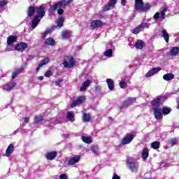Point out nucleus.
<instances>
[{
    "mask_svg": "<svg viewBox=\"0 0 179 179\" xmlns=\"http://www.w3.org/2000/svg\"><path fill=\"white\" fill-rule=\"evenodd\" d=\"M92 152H93V153H97V152H99V148L96 146L92 147L91 149Z\"/></svg>",
    "mask_w": 179,
    "mask_h": 179,
    "instance_id": "nucleus-50",
    "label": "nucleus"
},
{
    "mask_svg": "<svg viewBox=\"0 0 179 179\" xmlns=\"http://www.w3.org/2000/svg\"><path fill=\"white\" fill-rule=\"evenodd\" d=\"M19 73H22L21 69H16L14 72L12 73V76H11L12 79H15L16 76H17Z\"/></svg>",
    "mask_w": 179,
    "mask_h": 179,
    "instance_id": "nucleus-38",
    "label": "nucleus"
},
{
    "mask_svg": "<svg viewBox=\"0 0 179 179\" xmlns=\"http://www.w3.org/2000/svg\"><path fill=\"white\" fill-rule=\"evenodd\" d=\"M121 5L122 6H125L127 5V0H122Z\"/></svg>",
    "mask_w": 179,
    "mask_h": 179,
    "instance_id": "nucleus-56",
    "label": "nucleus"
},
{
    "mask_svg": "<svg viewBox=\"0 0 179 179\" xmlns=\"http://www.w3.org/2000/svg\"><path fill=\"white\" fill-rule=\"evenodd\" d=\"M169 142L170 145H172V146H174V145H177V138H173L169 140Z\"/></svg>",
    "mask_w": 179,
    "mask_h": 179,
    "instance_id": "nucleus-45",
    "label": "nucleus"
},
{
    "mask_svg": "<svg viewBox=\"0 0 179 179\" xmlns=\"http://www.w3.org/2000/svg\"><path fill=\"white\" fill-rule=\"evenodd\" d=\"M128 107H129V105L128 103V102L127 101H125L124 102H123L121 106H120V108H128Z\"/></svg>",
    "mask_w": 179,
    "mask_h": 179,
    "instance_id": "nucleus-46",
    "label": "nucleus"
},
{
    "mask_svg": "<svg viewBox=\"0 0 179 179\" xmlns=\"http://www.w3.org/2000/svg\"><path fill=\"white\" fill-rule=\"evenodd\" d=\"M51 33V29H47L45 31L43 32L41 34L42 38H45L47 37L48 34H50Z\"/></svg>",
    "mask_w": 179,
    "mask_h": 179,
    "instance_id": "nucleus-44",
    "label": "nucleus"
},
{
    "mask_svg": "<svg viewBox=\"0 0 179 179\" xmlns=\"http://www.w3.org/2000/svg\"><path fill=\"white\" fill-rule=\"evenodd\" d=\"M13 152H15V146H13V144H10L6 150L5 155L6 157H9Z\"/></svg>",
    "mask_w": 179,
    "mask_h": 179,
    "instance_id": "nucleus-20",
    "label": "nucleus"
},
{
    "mask_svg": "<svg viewBox=\"0 0 179 179\" xmlns=\"http://www.w3.org/2000/svg\"><path fill=\"white\" fill-rule=\"evenodd\" d=\"M71 37H72V31L71 30L65 29L62 32V38L63 40H68Z\"/></svg>",
    "mask_w": 179,
    "mask_h": 179,
    "instance_id": "nucleus-14",
    "label": "nucleus"
},
{
    "mask_svg": "<svg viewBox=\"0 0 179 179\" xmlns=\"http://www.w3.org/2000/svg\"><path fill=\"white\" fill-rule=\"evenodd\" d=\"M167 12V7H162L160 8V14L162 20L166 19V13Z\"/></svg>",
    "mask_w": 179,
    "mask_h": 179,
    "instance_id": "nucleus-27",
    "label": "nucleus"
},
{
    "mask_svg": "<svg viewBox=\"0 0 179 179\" xmlns=\"http://www.w3.org/2000/svg\"><path fill=\"white\" fill-rule=\"evenodd\" d=\"M91 117L90 115L87 114V113H84L83 115V120L84 121V122H89L91 120Z\"/></svg>",
    "mask_w": 179,
    "mask_h": 179,
    "instance_id": "nucleus-40",
    "label": "nucleus"
},
{
    "mask_svg": "<svg viewBox=\"0 0 179 179\" xmlns=\"http://www.w3.org/2000/svg\"><path fill=\"white\" fill-rule=\"evenodd\" d=\"M109 3L114 7L117 3V0H110Z\"/></svg>",
    "mask_w": 179,
    "mask_h": 179,
    "instance_id": "nucleus-53",
    "label": "nucleus"
},
{
    "mask_svg": "<svg viewBox=\"0 0 179 179\" xmlns=\"http://www.w3.org/2000/svg\"><path fill=\"white\" fill-rule=\"evenodd\" d=\"M48 62H50V57H45L41 61L39 66H44V65H47Z\"/></svg>",
    "mask_w": 179,
    "mask_h": 179,
    "instance_id": "nucleus-35",
    "label": "nucleus"
},
{
    "mask_svg": "<svg viewBox=\"0 0 179 179\" xmlns=\"http://www.w3.org/2000/svg\"><path fill=\"white\" fill-rule=\"evenodd\" d=\"M45 78H50V76H52V71H46V73H45Z\"/></svg>",
    "mask_w": 179,
    "mask_h": 179,
    "instance_id": "nucleus-48",
    "label": "nucleus"
},
{
    "mask_svg": "<svg viewBox=\"0 0 179 179\" xmlns=\"http://www.w3.org/2000/svg\"><path fill=\"white\" fill-rule=\"evenodd\" d=\"M15 86H16V83H8L4 87L7 92H10V90H12Z\"/></svg>",
    "mask_w": 179,
    "mask_h": 179,
    "instance_id": "nucleus-26",
    "label": "nucleus"
},
{
    "mask_svg": "<svg viewBox=\"0 0 179 179\" xmlns=\"http://www.w3.org/2000/svg\"><path fill=\"white\" fill-rule=\"evenodd\" d=\"M62 83V80L61 79H57L55 81V86H59V84Z\"/></svg>",
    "mask_w": 179,
    "mask_h": 179,
    "instance_id": "nucleus-52",
    "label": "nucleus"
},
{
    "mask_svg": "<svg viewBox=\"0 0 179 179\" xmlns=\"http://www.w3.org/2000/svg\"><path fill=\"white\" fill-rule=\"evenodd\" d=\"M80 160V155H76L73 157H71L69 161H68V164L69 166H75L76 163H79Z\"/></svg>",
    "mask_w": 179,
    "mask_h": 179,
    "instance_id": "nucleus-11",
    "label": "nucleus"
},
{
    "mask_svg": "<svg viewBox=\"0 0 179 179\" xmlns=\"http://www.w3.org/2000/svg\"><path fill=\"white\" fill-rule=\"evenodd\" d=\"M151 148L155 150H157L160 148V142L159 141H154L151 143Z\"/></svg>",
    "mask_w": 179,
    "mask_h": 179,
    "instance_id": "nucleus-33",
    "label": "nucleus"
},
{
    "mask_svg": "<svg viewBox=\"0 0 179 179\" xmlns=\"http://www.w3.org/2000/svg\"><path fill=\"white\" fill-rule=\"evenodd\" d=\"M153 17H154V19H155V20H157L158 19H159V18H160V13H159V12L156 13L154 15Z\"/></svg>",
    "mask_w": 179,
    "mask_h": 179,
    "instance_id": "nucleus-51",
    "label": "nucleus"
},
{
    "mask_svg": "<svg viewBox=\"0 0 179 179\" xmlns=\"http://www.w3.org/2000/svg\"><path fill=\"white\" fill-rule=\"evenodd\" d=\"M106 83L108 85V87L109 89V90H114V80L111 79V78H108L106 80Z\"/></svg>",
    "mask_w": 179,
    "mask_h": 179,
    "instance_id": "nucleus-25",
    "label": "nucleus"
},
{
    "mask_svg": "<svg viewBox=\"0 0 179 179\" xmlns=\"http://www.w3.org/2000/svg\"><path fill=\"white\" fill-rule=\"evenodd\" d=\"M17 42V36H9L7 37V45H13L14 43Z\"/></svg>",
    "mask_w": 179,
    "mask_h": 179,
    "instance_id": "nucleus-16",
    "label": "nucleus"
},
{
    "mask_svg": "<svg viewBox=\"0 0 179 179\" xmlns=\"http://www.w3.org/2000/svg\"><path fill=\"white\" fill-rule=\"evenodd\" d=\"M111 8H113V6L110 3H107L105 7L103 8V12H107V10H110Z\"/></svg>",
    "mask_w": 179,
    "mask_h": 179,
    "instance_id": "nucleus-42",
    "label": "nucleus"
},
{
    "mask_svg": "<svg viewBox=\"0 0 179 179\" xmlns=\"http://www.w3.org/2000/svg\"><path fill=\"white\" fill-rule=\"evenodd\" d=\"M145 179H150V178H145Z\"/></svg>",
    "mask_w": 179,
    "mask_h": 179,
    "instance_id": "nucleus-63",
    "label": "nucleus"
},
{
    "mask_svg": "<svg viewBox=\"0 0 179 179\" xmlns=\"http://www.w3.org/2000/svg\"><path fill=\"white\" fill-rule=\"evenodd\" d=\"M38 80H43V79H44L43 76H38Z\"/></svg>",
    "mask_w": 179,
    "mask_h": 179,
    "instance_id": "nucleus-60",
    "label": "nucleus"
},
{
    "mask_svg": "<svg viewBox=\"0 0 179 179\" xmlns=\"http://www.w3.org/2000/svg\"><path fill=\"white\" fill-rule=\"evenodd\" d=\"M112 179H121V178H120V176L115 174L113 176Z\"/></svg>",
    "mask_w": 179,
    "mask_h": 179,
    "instance_id": "nucleus-57",
    "label": "nucleus"
},
{
    "mask_svg": "<svg viewBox=\"0 0 179 179\" xmlns=\"http://www.w3.org/2000/svg\"><path fill=\"white\" fill-rule=\"evenodd\" d=\"M71 3V1L68 0L67 1H59L57 3L54 4L50 7V9L52 10H57L58 8H62V6H68Z\"/></svg>",
    "mask_w": 179,
    "mask_h": 179,
    "instance_id": "nucleus-4",
    "label": "nucleus"
},
{
    "mask_svg": "<svg viewBox=\"0 0 179 179\" xmlns=\"http://www.w3.org/2000/svg\"><path fill=\"white\" fill-rule=\"evenodd\" d=\"M29 121H30V117H26L24 119V122H25L26 124H27V122H29Z\"/></svg>",
    "mask_w": 179,
    "mask_h": 179,
    "instance_id": "nucleus-55",
    "label": "nucleus"
},
{
    "mask_svg": "<svg viewBox=\"0 0 179 179\" xmlns=\"http://www.w3.org/2000/svg\"><path fill=\"white\" fill-rule=\"evenodd\" d=\"M64 22H65L64 17H60L57 21L58 27H62L64 26Z\"/></svg>",
    "mask_w": 179,
    "mask_h": 179,
    "instance_id": "nucleus-36",
    "label": "nucleus"
},
{
    "mask_svg": "<svg viewBox=\"0 0 179 179\" xmlns=\"http://www.w3.org/2000/svg\"><path fill=\"white\" fill-rule=\"evenodd\" d=\"M163 99H164V97L163 96H158L156 99H154L151 101V105L153 107H157V108H160V103L162 101V100H163Z\"/></svg>",
    "mask_w": 179,
    "mask_h": 179,
    "instance_id": "nucleus-10",
    "label": "nucleus"
},
{
    "mask_svg": "<svg viewBox=\"0 0 179 179\" xmlns=\"http://www.w3.org/2000/svg\"><path fill=\"white\" fill-rule=\"evenodd\" d=\"M134 138H135V135L133 134H128L125 136L121 141V145H129V143H131L134 141Z\"/></svg>",
    "mask_w": 179,
    "mask_h": 179,
    "instance_id": "nucleus-3",
    "label": "nucleus"
},
{
    "mask_svg": "<svg viewBox=\"0 0 179 179\" xmlns=\"http://www.w3.org/2000/svg\"><path fill=\"white\" fill-rule=\"evenodd\" d=\"M126 101L127 102V103H128L129 106H132V104H134V103H136V98L128 97V98L126 99Z\"/></svg>",
    "mask_w": 179,
    "mask_h": 179,
    "instance_id": "nucleus-39",
    "label": "nucleus"
},
{
    "mask_svg": "<svg viewBox=\"0 0 179 179\" xmlns=\"http://www.w3.org/2000/svg\"><path fill=\"white\" fill-rule=\"evenodd\" d=\"M92 81L90 80H87L83 83L82 86L80 88V92H86V89L90 86Z\"/></svg>",
    "mask_w": 179,
    "mask_h": 179,
    "instance_id": "nucleus-21",
    "label": "nucleus"
},
{
    "mask_svg": "<svg viewBox=\"0 0 179 179\" xmlns=\"http://www.w3.org/2000/svg\"><path fill=\"white\" fill-rule=\"evenodd\" d=\"M174 78H175L174 74L171 73H168L163 76L164 80H166V82H169V80H173Z\"/></svg>",
    "mask_w": 179,
    "mask_h": 179,
    "instance_id": "nucleus-23",
    "label": "nucleus"
},
{
    "mask_svg": "<svg viewBox=\"0 0 179 179\" xmlns=\"http://www.w3.org/2000/svg\"><path fill=\"white\" fill-rule=\"evenodd\" d=\"M179 52V47H173L171 48V50H170V54L171 55H172L173 57H176V55H177V54H178Z\"/></svg>",
    "mask_w": 179,
    "mask_h": 179,
    "instance_id": "nucleus-30",
    "label": "nucleus"
},
{
    "mask_svg": "<svg viewBox=\"0 0 179 179\" xmlns=\"http://www.w3.org/2000/svg\"><path fill=\"white\" fill-rule=\"evenodd\" d=\"M145 45H146V44L142 40H137L134 43V47L136 50H143Z\"/></svg>",
    "mask_w": 179,
    "mask_h": 179,
    "instance_id": "nucleus-13",
    "label": "nucleus"
},
{
    "mask_svg": "<svg viewBox=\"0 0 179 179\" xmlns=\"http://www.w3.org/2000/svg\"><path fill=\"white\" fill-rule=\"evenodd\" d=\"M148 157H149V149L144 148L142 152V159H143V160H146Z\"/></svg>",
    "mask_w": 179,
    "mask_h": 179,
    "instance_id": "nucleus-31",
    "label": "nucleus"
},
{
    "mask_svg": "<svg viewBox=\"0 0 179 179\" xmlns=\"http://www.w3.org/2000/svg\"><path fill=\"white\" fill-rule=\"evenodd\" d=\"M36 12V8L33 6H29L28 7V11H27L28 17H33Z\"/></svg>",
    "mask_w": 179,
    "mask_h": 179,
    "instance_id": "nucleus-19",
    "label": "nucleus"
},
{
    "mask_svg": "<svg viewBox=\"0 0 179 179\" xmlns=\"http://www.w3.org/2000/svg\"><path fill=\"white\" fill-rule=\"evenodd\" d=\"M31 1H34V0H31Z\"/></svg>",
    "mask_w": 179,
    "mask_h": 179,
    "instance_id": "nucleus-64",
    "label": "nucleus"
},
{
    "mask_svg": "<svg viewBox=\"0 0 179 179\" xmlns=\"http://www.w3.org/2000/svg\"><path fill=\"white\" fill-rule=\"evenodd\" d=\"M134 8L136 12H148L152 6L149 3H143V0H134Z\"/></svg>",
    "mask_w": 179,
    "mask_h": 179,
    "instance_id": "nucleus-1",
    "label": "nucleus"
},
{
    "mask_svg": "<svg viewBox=\"0 0 179 179\" xmlns=\"http://www.w3.org/2000/svg\"><path fill=\"white\" fill-rule=\"evenodd\" d=\"M60 179H68V175L66 173H62L59 176Z\"/></svg>",
    "mask_w": 179,
    "mask_h": 179,
    "instance_id": "nucleus-49",
    "label": "nucleus"
},
{
    "mask_svg": "<svg viewBox=\"0 0 179 179\" xmlns=\"http://www.w3.org/2000/svg\"><path fill=\"white\" fill-rule=\"evenodd\" d=\"M41 121H44V118L43 117V116L38 115V116L34 117V124H38L41 122Z\"/></svg>",
    "mask_w": 179,
    "mask_h": 179,
    "instance_id": "nucleus-37",
    "label": "nucleus"
},
{
    "mask_svg": "<svg viewBox=\"0 0 179 179\" xmlns=\"http://www.w3.org/2000/svg\"><path fill=\"white\" fill-rule=\"evenodd\" d=\"M42 66H40V64H38V66L36 67V72H38V71H40V69L41 68Z\"/></svg>",
    "mask_w": 179,
    "mask_h": 179,
    "instance_id": "nucleus-58",
    "label": "nucleus"
},
{
    "mask_svg": "<svg viewBox=\"0 0 179 179\" xmlns=\"http://www.w3.org/2000/svg\"><path fill=\"white\" fill-rule=\"evenodd\" d=\"M148 26V23H142L140 25H138L137 27L134 28L133 30V34H138L145 29Z\"/></svg>",
    "mask_w": 179,
    "mask_h": 179,
    "instance_id": "nucleus-12",
    "label": "nucleus"
},
{
    "mask_svg": "<svg viewBox=\"0 0 179 179\" xmlns=\"http://www.w3.org/2000/svg\"><path fill=\"white\" fill-rule=\"evenodd\" d=\"M36 12L37 13V15L36 16H38L40 19H43V17L45 16V8H44L43 6L36 7Z\"/></svg>",
    "mask_w": 179,
    "mask_h": 179,
    "instance_id": "nucleus-9",
    "label": "nucleus"
},
{
    "mask_svg": "<svg viewBox=\"0 0 179 179\" xmlns=\"http://www.w3.org/2000/svg\"><path fill=\"white\" fill-rule=\"evenodd\" d=\"M66 118L69 120V121L73 122V121H75V113H73L72 111H69L67 113Z\"/></svg>",
    "mask_w": 179,
    "mask_h": 179,
    "instance_id": "nucleus-28",
    "label": "nucleus"
},
{
    "mask_svg": "<svg viewBox=\"0 0 179 179\" xmlns=\"http://www.w3.org/2000/svg\"><path fill=\"white\" fill-rule=\"evenodd\" d=\"M41 21V18H39L38 16H36L34 17V19L31 21V28L33 29H36V27H37V26H38V23H40V22Z\"/></svg>",
    "mask_w": 179,
    "mask_h": 179,
    "instance_id": "nucleus-18",
    "label": "nucleus"
},
{
    "mask_svg": "<svg viewBox=\"0 0 179 179\" xmlns=\"http://www.w3.org/2000/svg\"><path fill=\"white\" fill-rule=\"evenodd\" d=\"M58 152L57 151L48 152L45 154V158L47 160H54L57 157Z\"/></svg>",
    "mask_w": 179,
    "mask_h": 179,
    "instance_id": "nucleus-15",
    "label": "nucleus"
},
{
    "mask_svg": "<svg viewBox=\"0 0 179 179\" xmlns=\"http://www.w3.org/2000/svg\"><path fill=\"white\" fill-rule=\"evenodd\" d=\"M152 110L154 111V117L155 120H158L160 121L163 117V112L162 110V108L153 107Z\"/></svg>",
    "mask_w": 179,
    "mask_h": 179,
    "instance_id": "nucleus-5",
    "label": "nucleus"
},
{
    "mask_svg": "<svg viewBox=\"0 0 179 179\" xmlns=\"http://www.w3.org/2000/svg\"><path fill=\"white\" fill-rule=\"evenodd\" d=\"M45 44L46 45H55V40L52 38H48L45 41Z\"/></svg>",
    "mask_w": 179,
    "mask_h": 179,
    "instance_id": "nucleus-29",
    "label": "nucleus"
},
{
    "mask_svg": "<svg viewBox=\"0 0 179 179\" xmlns=\"http://www.w3.org/2000/svg\"><path fill=\"white\" fill-rule=\"evenodd\" d=\"M98 87H99V86H96V89H98Z\"/></svg>",
    "mask_w": 179,
    "mask_h": 179,
    "instance_id": "nucleus-62",
    "label": "nucleus"
},
{
    "mask_svg": "<svg viewBox=\"0 0 179 179\" xmlns=\"http://www.w3.org/2000/svg\"><path fill=\"white\" fill-rule=\"evenodd\" d=\"M127 166L129 170H131V171H134V172L138 171V168H136V165L135 164V162H127Z\"/></svg>",
    "mask_w": 179,
    "mask_h": 179,
    "instance_id": "nucleus-22",
    "label": "nucleus"
},
{
    "mask_svg": "<svg viewBox=\"0 0 179 179\" xmlns=\"http://www.w3.org/2000/svg\"><path fill=\"white\" fill-rule=\"evenodd\" d=\"M119 86L120 87H121V89H127V87H128V85L127 84V83H125V81H122L119 83Z\"/></svg>",
    "mask_w": 179,
    "mask_h": 179,
    "instance_id": "nucleus-43",
    "label": "nucleus"
},
{
    "mask_svg": "<svg viewBox=\"0 0 179 179\" xmlns=\"http://www.w3.org/2000/svg\"><path fill=\"white\" fill-rule=\"evenodd\" d=\"M162 69L160 67L153 68L145 74V77L150 78V76H153L155 73H157V72H159Z\"/></svg>",
    "mask_w": 179,
    "mask_h": 179,
    "instance_id": "nucleus-17",
    "label": "nucleus"
},
{
    "mask_svg": "<svg viewBox=\"0 0 179 179\" xmlns=\"http://www.w3.org/2000/svg\"><path fill=\"white\" fill-rule=\"evenodd\" d=\"M80 50H82V45H78L76 47V50L79 51Z\"/></svg>",
    "mask_w": 179,
    "mask_h": 179,
    "instance_id": "nucleus-59",
    "label": "nucleus"
},
{
    "mask_svg": "<svg viewBox=\"0 0 179 179\" xmlns=\"http://www.w3.org/2000/svg\"><path fill=\"white\" fill-rule=\"evenodd\" d=\"M27 47H29V45L26 42H21L15 45V51H24Z\"/></svg>",
    "mask_w": 179,
    "mask_h": 179,
    "instance_id": "nucleus-8",
    "label": "nucleus"
},
{
    "mask_svg": "<svg viewBox=\"0 0 179 179\" xmlns=\"http://www.w3.org/2000/svg\"><path fill=\"white\" fill-rule=\"evenodd\" d=\"M162 37L164 38V40H165L166 43H169V41L170 40V35H169V32H167V30H162Z\"/></svg>",
    "mask_w": 179,
    "mask_h": 179,
    "instance_id": "nucleus-24",
    "label": "nucleus"
},
{
    "mask_svg": "<svg viewBox=\"0 0 179 179\" xmlns=\"http://www.w3.org/2000/svg\"><path fill=\"white\" fill-rule=\"evenodd\" d=\"M58 15H64V9L58 8L57 9Z\"/></svg>",
    "mask_w": 179,
    "mask_h": 179,
    "instance_id": "nucleus-54",
    "label": "nucleus"
},
{
    "mask_svg": "<svg viewBox=\"0 0 179 179\" xmlns=\"http://www.w3.org/2000/svg\"><path fill=\"white\" fill-rule=\"evenodd\" d=\"M82 141H84L85 143H92V139L91 136H82Z\"/></svg>",
    "mask_w": 179,
    "mask_h": 179,
    "instance_id": "nucleus-34",
    "label": "nucleus"
},
{
    "mask_svg": "<svg viewBox=\"0 0 179 179\" xmlns=\"http://www.w3.org/2000/svg\"><path fill=\"white\" fill-rule=\"evenodd\" d=\"M103 26H104V22L100 20H93L90 22V27H93V29H98L99 27H103Z\"/></svg>",
    "mask_w": 179,
    "mask_h": 179,
    "instance_id": "nucleus-7",
    "label": "nucleus"
},
{
    "mask_svg": "<svg viewBox=\"0 0 179 179\" xmlns=\"http://www.w3.org/2000/svg\"><path fill=\"white\" fill-rule=\"evenodd\" d=\"M86 100V98L84 96H80L77 98L76 101H74L71 107L73 108V107H76V106H80V104H83L84 101Z\"/></svg>",
    "mask_w": 179,
    "mask_h": 179,
    "instance_id": "nucleus-6",
    "label": "nucleus"
},
{
    "mask_svg": "<svg viewBox=\"0 0 179 179\" xmlns=\"http://www.w3.org/2000/svg\"><path fill=\"white\" fill-rule=\"evenodd\" d=\"M103 55L105 57H107L108 58H110V57H113V49H108L106 52H104Z\"/></svg>",
    "mask_w": 179,
    "mask_h": 179,
    "instance_id": "nucleus-41",
    "label": "nucleus"
},
{
    "mask_svg": "<svg viewBox=\"0 0 179 179\" xmlns=\"http://www.w3.org/2000/svg\"><path fill=\"white\" fill-rule=\"evenodd\" d=\"M75 59L72 56H66L64 57V61L63 62V65L64 68H73L75 66Z\"/></svg>",
    "mask_w": 179,
    "mask_h": 179,
    "instance_id": "nucleus-2",
    "label": "nucleus"
},
{
    "mask_svg": "<svg viewBox=\"0 0 179 179\" xmlns=\"http://www.w3.org/2000/svg\"><path fill=\"white\" fill-rule=\"evenodd\" d=\"M162 114L164 115H169V114H170V113H171V108L170 107H164L162 109Z\"/></svg>",
    "mask_w": 179,
    "mask_h": 179,
    "instance_id": "nucleus-32",
    "label": "nucleus"
},
{
    "mask_svg": "<svg viewBox=\"0 0 179 179\" xmlns=\"http://www.w3.org/2000/svg\"><path fill=\"white\" fill-rule=\"evenodd\" d=\"M167 145H164V149H167Z\"/></svg>",
    "mask_w": 179,
    "mask_h": 179,
    "instance_id": "nucleus-61",
    "label": "nucleus"
},
{
    "mask_svg": "<svg viewBox=\"0 0 179 179\" xmlns=\"http://www.w3.org/2000/svg\"><path fill=\"white\" fill-rule=\"evenodd\" d=\"M8 4V1L6 0H2L0 1V8H3V6H5V5Z\"/></svg>",
    "mask_w": 179,
    "mask_h": 179,
    "instance_id": "nucleus-47",
    "label": "nucleus"
}]
</instances>
